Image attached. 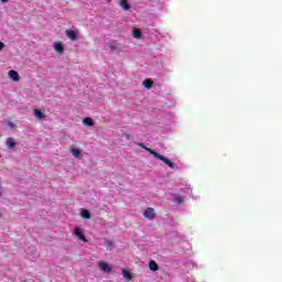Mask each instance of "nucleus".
I'll return each mask as SVG.
<instances>
[{
    "instance_id": "14",
    "label": "nucleus",
    "mask_w": 282,
    "mask_h": 282,
    "mask_svg": "<svg viewBox=\"0 0 282 282\" xmlns=\"http://www.w3.org/2000/svg\"><path fill=\"white\" fill-rule=\"evenodd\" d=\"M80 216H82L84 219H91V213H89L88 209H82V210H80Z\"/></svg>"
},
{
    "instance_id": "17",
    "label": "nucleus",
    "mask_w": 282,
    "mask_h": 282,
    "mask_svg": "<svg viewBox=\"0 0 282 282\" xmlns=\"http://www.w3.org/2000/svg\"><path fill=\"white\" fill-rule=\"evenodd\" d=\"M132 35L134 39H142V31L140 29H133Z\"/></svg>"
},
{
    "instance_id": "3",
    "label": "nucleus",
    "mask_w": 282,
    "mask_h": 282,
    "mask_svg": "<svg viewBox=\"0 0 282 282\" xmlns=\"http://www.w3.org/2000/svg\"><path fill=\"white\" fill-rule=\"evenodd\" d=\"M98 268L99 270H101V272H106L108 274L111 272V265L107 264V262H98Z\"/></svg>"
},
{
    "instance_id": "26",
    "label": "nucleus",
    "mask_w": 282,
    "mask_h": 282,
    "mask_svg": "<svg viewBox=\"0 0 282 282\" xmlns=\"http://www.w3.org/2000/svg\"><path fill=\"white\" fill-rule=\"evenodd\" d=\"M0 188H1V185H0Z\"/></svg>"
},
{
    "instance_id": "15",
    "label": "nucleus",
    "mask_w": 282,
    "mask_h": 282,
    "mask_svg": "<svg viewBox=\"0 0 282 282\" xmlns=\"http://www.w3.org/2000/svg\"><path fill=\"white\" fill-rule=\"evenodd\" d=\"M33 112L35 118H37V120H43V118H45V115L39 109H34Z\"/></svg>"
},
{
    "instance_id": "16",
    "label": "nucleus",
    "mask_w": 282,
    "mask_h": 282,
    "mask_svg": "<svg viewBox=\"0 0 282 282\" xmlns=\"http://www.w3.org/2000/svg\"><path fill=\"white\" fill-rule=\"evenodd\" d=\"M83 124H86L87 127H94V119L86 117L83 119Z\"/></svg>"
},
{
    "instance_id": "5",
    "label": "nucleus",
    "mask_w": 282,
    "mask_h": 282,
    "mask_svg": "<svg viewBox=\"0 0 282 282\" xmlns=\"http://www.w3.org/2000/svg\"><path fill=\"white\" fill-rule=\"evenodd\" d=\"M8 75L11 80H14V83H19V80H21V76H19L17 70H9Z\"/></svg>"
},
{
    "instance_id": "18",
    "label": "nucleus",
    "mask_w": 282,
    "mask_h": 282,
    "mask_svg": "<svg viewBox=\"0 0 282 282\" xmlns=\"http://www.w3.org/2000/svg\"><path fill=\"white\" fill-rule=\"evenodd\" d=\"M143 85H144L145 89H151V87H153V80H151V79H145V80L143 82Z\"/></svg>"
},
{
    "instance_id": "13",
    "label": "nucleus",
    "mask_w": 282,
    "mask_h": 282,
    "mask_svg": "<svg viewBox=\"0 0 282 282\" xmlns=\"http://www.w3.org/2000/svg\"><path fill=\"white\" fill-rule=\"evenodd\" d=\"M121 274L127 281H131L133 276L131 275V272L128 269H122Z\"/></svg>"
},
{
    "instance_id": "24",
    "label": "nucleus",
    "mask_w": 282,
    "mask_h": 282,
    "mask_svg": "<svg viewBox=\"0 0 282 282\" xmlns=\"http://www.w3.org/2000/svg\"><path fill=\"white\" fill-rule=\"evenodd\" d=\"M109 246H111V242H107V248H109Z\"/></svg>"
},
{
    "instance_id": "25",
    "label": "nucleus",
    "mask_w": 282,
    "mask_h": 282,
    "mask_svg": "<svg viewBox=\"0 0 282 282\" xmlns=\"http://www.w3.org/2000/svg\"><path fill=\"white\" fill-rule=\"evenodd\" d=\"M2 193L0 192V197H1Z\"/></svg>"
},
{
    "instance_id": "4",
    "label": "nucleus",
    "mask_w": 282,
    "mask_h": 282,
    "mask_svg": "<svg viewBox=\"0 0 282 282\" xmlns=\"http://www.w3.org/2000/svg\"><path fill=\"white\" fill-rule=\"evenodd\" d=\"M143 217L145 219H155V213L152 207L147 208V210L143 213Z\"/></svg>"
},
{
    "instance_id": "21",
    "label": "nucleus",
    "mask_w": 282,
    "mask_h": 282,
    "mask_svg": "<svg viewBox=\"0 0 282 282\" xmlns=\"http://www.w3.org/2000/svg\"><path fill=\"white\" fill-rule=\"evenodd\" d=\"M3 47H6V44L3 42H0V52L1 50H3Z\"/></svg>"
},
{
    "instance_id": "8",
    "label": "nucleus",
    "mask_w": 282,
    "mask_h": 282,
    "mask_svg": "<svg viewBox=\"0 0 282 282\" xmlns=\"http://www.w3.org/2000/svg\"><path fill=\"white\" fill-rule=\"evenodd\" d=\"M119 6H120L121 9L124 10V12L131 10V4L129 3V0H121L119 2Z\"/></svg>"
},
{
    "instance_id": "9",
    "label": "nucleus",
    "mask_w": 282,
    "mask_h": 282,
    "mask_svg": "<svg viewBox=\"0 0 282 282\" xmlns=\"http://www.w3.org/2000/svg\"><path fill=\"white\" fill-rule=\"evenodd\" d=\"M54 48L57 54H63V52H65V47L63 46V43H61V42H55Z\"/></svg>"
},
{
    "instance_id": "6",
    "label": "nucleus",
    "mask_w": 282,
    "mask_h": 282,
    "mask_svg": "<svg viewBox=\"0 0 282 282\" xmlns=\"http://www.w3.org/2000/svg\"><path fill=\"white\" fill-rule=\"evenodd\" d=\"M66 36L70 41H78V34H76V31L74 30H66Z\"/></svg>"
},
{
    "instance_id": "12",
    "label": "nucleus",
    "mask_w": 282,
    "mask_h": 282,
    "mask_svg": "<svg viewBox=\"0 0 282 282\" xmlns=\"http://www.w3.org/2000/svg\"><path fill=\"white\" fill-rule=\"evenodd\" d=\"M69 152L72 155H74V158H80V150H78V148L72 145Z\"/></svg>"
},
{
    "instance_id": "19",
    "label": "nucleus",
    "mask_w": 282,
    "mask_h": 282,
    "mask_svg": "<svg viewBox=\"0 0 282 282\" xmlns=\"http://www.w3.org/2000/svg\"><path fill=\"white\" fill-rule=\"evenodd\" d=\"M174 199H175L176 204H184V198L180 195H175Z\"/></svg>"
},
{
    "instance_id": "10",
    "label": "nucleus",
    "mask_w": 282,
    "mask_h": 282,
    "mask_svg": "<svg viewBox=\"0 0 282 282\" xmlns=\"http://www.w3.org/2000/svg\"><path fill=\"white\" fill-rule=\"evenodd\" d=\"M109 48L111 52H116V50H122V44L113 41L110 43Z\"/></svg>"
},
{
    "instance_id": "1",
    "label": "nucleus",
    "mask_w": 282,
    "mask_h": 282,
    "mask_svg": "<svg viewBox=\"0 0 282 282\" xmlns=\"http://www.w3.org/2000/svg\"><path fill=\"white\" fill-rule=\"evenodd\" d=\"M139 147L148 151V153H151V155H153V158H155L156 160H161V162L170 166V169H175V163H173V161H170L166 156L158 153L154 149L148 148L147 145H144V143H140Z\"/></svg>"
},
{
    "instance_id": "7",
    "label": "nucleus",
    "mask_w": 282,
    "mask_h": 282,
    "mask_svg": "<svg viewBox=\"0 0 282 282\" xmlns=\"http://www.w3.org/2000/svg\"><path fill=\"white\" fill-rule=\"evenodd\" d=\"M6 147L7 149H14L17 147V140L12 137L7 138Z\"/></svg>"
},
{
    "instance_id": "11",
    "label": "nucleus",
    "mask_w": 282,
    "mask_h": 282,
    "mask_svg": "<svg viewBox=\"0 0 282 282\" xmlns=\"http://www.w3.org/2000/svg\"><path fill=\"white\" fill-rule=\"evenodd\" d=\"M149 269L152 272H158V270H160V265L158 264V262H155L154 260L149 262Z\"/></svg>"
},
{
    "instance_id": "2",
    "label": "nucleus",
    "mask_w": 282,
    "mask_h": 282,
    "mask_svg": "<svg viewBox=\"0 0 282 282\" xmlns=\"http://www.w3.org/2000/svg\"><path fill=\"white\" fill-rule=\"evenodd\" d=\"M74 235L75 237H78L80 241H85V242L88 241L87 238L85 237V232H83V229H80L79 227L75 228Z\"/></svg>"
},
{
    "instance_id": "20",
    "label": "nucleus",
    "mask_w": 282,
    "mask_h": 282,
    "mask_svg": "<svg viewBox=\"0 0 282 282\" xmlns=\"http://www.w3.org/2000/svg\"><path fill=\"white\" fill-rule=\"evenodd\" d=\"M7 126L9 127V129H14V122H12V121H8L7 122Z\"/></svg>"
},
{
    "instance_id": "23",
    "label": "nucleus",
    "mask_w": 282,
    "mask_h": 282,
    "mask_svg": "<svg viewBox=\"0 0 282 282\" xmlns=\"http://www.w3.org/2000/svg\"><path fill=\"white\" fill-rule=\"evenodd\" d=\"M2 3H8V0H1Z\"/></svg>"
},
{
    "instance_id": "22",
    "label": "nucleus",
    "mask_w": 282,
    "mask_h": 282,
    "mask_svg": "<svg viewBox=\"0 0 282 282\" xmlns=\"http://www.w3.org/2000/svg\"><path fill=\"white\" fill-rule=\"evenodd\" d=\"M127 140H130L131 135L130 134H126Z\"/></svg>"
}]
</instances>
